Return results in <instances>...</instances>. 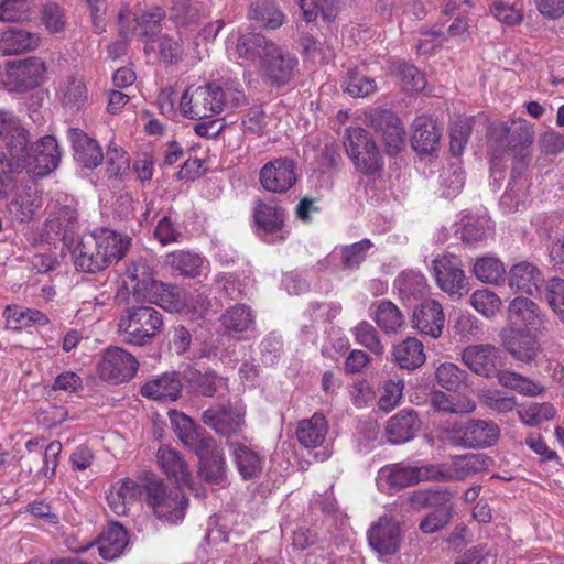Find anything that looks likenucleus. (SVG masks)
Wrapping results in <instances>:
<instances>
[{
    "label": "nucleus",
    "instance_id": "2f4dec72",
    "mask_svg": "<svg viewBox=\"0 0 564 564\" xmlns=\"http://www.w3.org/2000/svg\"><path fill=\"white\" fill-rule=\"evenodd\" d=\"M542 281L541 271L531 262L521 261L509 270L508 285L514 292L533 295L539 291Z\"/></svg>",
    "mask_w": 564,
    "mask_h": 564
},
{
    "label": "nucleus",
    "instance_id": "9b49d317",
    "mask_svg": "<svg viewBox=\"0 0 564 564\" xmlns=\"http://www.w3.org/2000/svg\"><path fill=\"white\" fill-rule=\"evenodd\" d=\"M139 362L133 355L120 347L108 348L98 365L100 378L112 383L130 380L137 372Z\"/></svg>",
    "mask_w": 564,
    "mask_h": 564
},
{
    "label": "nucleus",
    "instance_id": "864d4df0",
    "mask_svg": "<svg viewBox=\"0 0 564 564\" xmlns=\"http://www.w3.org/2000/svg\"><path fill=\"white\" fill-rule=\"evenodd\" d=\"M3 317L8 326L14 329L44 326L50 322L48 317L43 312L33 308H24L19 305H8L3 311Z\"/></svg>",
    "mask_w": 564,
    "mask_h": 564
},
{
    "label": "nucleus",
    "instance_id": "ddd939ff",
    "mask_svg": "<svg viewBox=\"0 0 564 564\" xmlns=\"http://www.w3.org/2000/svg\"><path fill=\"white\" fill-rule=\"evenodd\" d=\"M503 354L490 344L470 345L462 352L464 365L475 375L490 378L502 366Z\"/></svg>",
    "mask_w": 564,
    "mask_h": 564
},
{
    "label": "nucleus",
    "instance_id": "a878e982",
    "mask_svg": "<svg viewBox=\"0 0 564 564\" xmlns=\"http://www.w3.org/2000/svg\"><path fill=\"white\" fill-rule=\"evenodd\" d=\"M203 422L226 436L240 432L245 425V411L238 406L208 409L203 413Z\"/></svg>",
    "mask_w": 564,
    "mask_h": 564
},
{
    "label": "nucleus",
    "instance_id": "a19ab883",
    "mask_svg": "<svg viewBox=\"0 0 564 564\" xmlns=\"http://www.w3.org/2000/svg\"><path fill=\"white\" fill-rule=\"evenodd\" d=\"M392 360L402 369L415 370L426 360L424 346L417 338L408 336L393 345Z\"/></svg>",
    "mask_w": 564,
    "mask_h": 564
},
{
    "label": "nucleus",
    "instance_id": "8fccbe9b",
    "mask_svg": "<svg viewBox=\"0 0 564 564\" xmlns=\"http://www.w3.org/2000/svg\"><path fill=\"white\" fill-rule=\"evenodd\" d=\"M205 259L198 253L178 250L165 257V264L181 275L196 278L203 273Z\"/></svg>",
    "mask_w": 564,
    "mask_h": 564
},
{
    "label": "nucleus",
    "instance_id": "bf43d9fd",
    "mask_svg": "<svg viewBox=\"0 0 564 564\" xmlns=\"http://www.w3.org/2000/svg\"><path fill=\"white\" fill-rule=\"evenodd\" d=\"M341 87L345 93L354 98L367 97L377 89L375 79L356 70L347 72L346 77L341 82Z\"/></svg>",
    "mask_w": 564,
    "mask_h": 564
},
{
    "label": "nucleus",
    "instance_id": "774afa93",
    "mask_svg": "<svg viewBox=\"0 0 564 564\" xmlns=\"http://www.w3.org/2000/svg\"><path fill=\"white\" fill-rule=\"evenodd\" d=\"M545 299L551 310L564 323V279L552 278L545 284Z\"/></svg>",
    "mask_w": 564,
    "mask_h": 564
},
{
    "label": "nucleus",
    "instance_id": "09e8293b",
    "mask_svg": "<svg viewBox=\"0 0 564 564\" xmlns=\"http://www.w3.org/2000/svg\"><path fill=\"white\" fill-rule=\"evenodd\" d=\"M29 131L22 126L20 119L11 111L0 109V141L6 149L13 152L21 150V144Z\"/></svg>",
    "mask_w": 564,
    "mask_h": 564
},
{
    "label": "nucleus",
    "instance_id": "1a4fd4ad",
    "mask_svg": "<svg viewBox=\"0 0 564 564\" xmlns=\"http://www.w3.org/2000/svg\"><path fill=\"white\" fill-rule=\"evenodd\" d=\"M8 195L7 213L12 223H29L42 208V195L33 185L13 182Z\"/></svg>",
    "mask_w": 564,
    "mask_h": 564
},
{
    "label": "nucleus",
    "instance_id": "393cba45",
    "mask_svg": "<svg viewBox=\"0 0 564 564\" xmlns=\"http://www.w3.org/2000/svg\"><path fill=\"white\" fill-rule=\"evenodd\" d=\"M369 545L380 555L394 554L401 543V529L395 520L381 517L368 532Z\"/></svg>",
    "mask_w": 564,
    "mask_h": 564
},
{
    "label": "nucleus",
    "instance_id": "dca6fc26",
    "mask_svg": "<svg viewBox=\"0 0 564 564\" xmlns=\"http://www.w3.org/2000/svg\"><path fill=\"white\" fill-rule=\"evenodd\" d=\"M368 124L381 133L389 154H395L404 145L405 130L400 119L390 110L375 109L367 115Z\"/></svg>",
    "mask_w": 564,
    "mask_h": 564
},
{
    "label": "nucleus",
    "instance_id": "f03ea898",
    "mask_svg": "<svg viewBox=\"0 0 564 564\" xmlns=\"http://www.w3.org/2000/svg\"><path fill=\"white\" fill-rule=\"evenodd\" d=\"M30 134L21 144V150L13 154L11 169L26 172L31 177H44L55 171L59 164L61 152L57 141L52 135L40 138L30 143Z\"/></svg>",
    "mask_w": 564,
    "mask_h": 564
},
{
    "label": "nucleus",
    "instance_id": "4be33fe9",
    "mask_svg": "<svg viewBox=\"0 0 564 564\" xmlns=\"http://www.w3.org/2000/svg\"><path fill=\"white\" fill-rule=\"evenodd\" d=\"M437 285L449 295H460L466 286V276L460 260L453 254H444L433 261Z\"/></svg>",
    "mask_w": 564,
    "mask_h": 564
},
{
    "label": "nucleus",
    "instance_id": "0eeeda50",
    "mask_svg": "<svg viewBox=\"0 0 564 564\" xmlns=\"http://www.w3.org/2000/svg\"><path fill=\"white\" fill-rule=\"evenodd\" d=\"M500 435L498 425L490 421L470 420L465 424H455L448 431V440L462 447L480 448L494 445Z\"/></svg>",
    "mask_w": 564,
    "mask_h": 564
},
{
    "label": "nucleus",
    "instance_id": "c9c22d12",
    "mask_svg": "<svg viewBox=\"0 0 564 564\" xmlns=\"http://www.w3.org/2000/svg\"><path fill=\"white\" fill-rule=\"evenodd\" d=\"M411 143L414 151L422 154L433 153L440 143L441 130L435 122L426 116L417 117L413 122Z\"/></svg>",
    "mask_w": 564,
    "mask_h": 564
},
{
    "label": "nucleus",
    "instance_id": "7ed1b4c3",
    "mask_svg": "<svg viewBox=\"0 0 564 564\" xmlns=\"http://www.w3.org/2000/svg\"><path fill=\"white\" fill-rule=\"evenodd\" d=\"M163 327L162 315L151 306L126 310L118 322V330L123 341L134 346L150 344Z\"/></svg>",
    "mask_w": 564,
    "mask_h": 564
},
{
    "label": "nucleus",
    "instance_id": "c03bdc74",
    "mask_svg": "<svg viewBox=\"0 0 564 564\" xmlns=\"http://www.w3.org/2000/svg\"><path fill=\"white\" fill-rule=\"evenodd\" d=\"M457 232L464 242L477 246L492 236L494 226L486 215H466L463 217Z\"/></svg>",
    "mask_w": 564,
    "mask_h": 564
},
{
    "label": "nucleus",
    "instance_id": "bb28decb",
    "mask_svg": "<svg viewBox=\"0 0 564 564\" xmlns=\"http://www.w3.org/2000/svg\"><path fill=\"white\" fill-rule=\"evenodd\" d=\"M412 322L413 327L421 334L438 338L444 328L445 315L438 302L427 300L413 312Z\"/></svg>",
    "mask_w": 564,
    "mask_h": 564
},
{
    "label": "nucleus",
    "instance_id": "2eb2a0df",
    "mask_svg": "<svg viewBox=\"0 0 564 564\" xmlns=\"http://www.w3.org/2000/svg\"><path fill=\"white\" fill-rule=\"evenodd\" d=\"M253 218L261 239L270 243L285 239L286 235L283 231L284 209L274 200L258 202L253 209Z\"/></svg>",
    "mask_w": 564,
    "mask_h": 564
},
{
    "label": "nucleus",
    "instance_id": "e433bc0d",
    "mask_svg": "<svg viewBox=\"0 0 564 564\" xmlns=\"http://www.w3.org/2000/svg\"><path fill=\"white\" fill-rule=\"evenodd\" d=\"M182 391V382L175 372H166L147 381L141 394L158 401H175Z\"/></svg>",
    "mask_w": 564,
    "mask_h": 564
},
{
    "label": "nucleus",
    "instance_id": "de8ad7c7",
    "mask_svg": "<svg viewBox=\"0 0 564 564\" xmlns=\"http://www.w3.org/2000/svg\"><path fill=\"white\" fill-rule=\"evenodd\" d=\"M128 541L127 530L119 523H112L97 541V550L105 560H115L122 554Z\"/></svg>",
    "mask_w": 564,
    "mask_h": 564
},
{
    "label": "nucleus",
    "instance_id": "473e14b6",
    "mask_svg": "<svg viewBox=\"0 0 564 564\" xmlns=\"http://www.w3.org/2000/svg\"><path fill=\"white\" fill-rule=\"evenodd\" d=\"M467 30V22L462 18L455 19L446 30L436 24L421 32L423 39L420 40L417 50L421 53H427L431 48L440 46L451 39L464 40Z\"/></svg>",
    "mask_w": 564,
    "mask_h": 564
},
{
    "label": "nucleus",
    "instance_id": "39448f33",
    "mask_svg": "<svg viewBox=\"0 0 564 564\" xmlns=\"http://www.w3.org/2000/svg\"><path fill=\"white\" fill-rule=\"evenodd\" d=\"M147 503L154 514L164 522L177 523L184 519L187 499L182 487H167L162 480L150 481L147 487Z\"/></svg>",
    "mask_w": 564,
    "mask_h": 564
},
{
    "label": "nucleus",
    "instance_id": "e2e57ef3",
    "mask_svg": "<svg viewBox=\"0 0 564 564\" xmlns=\"http://www.w3.org/2000/svg\"><path fill=\"white\" fill-rule=\"evenodd\" d=\"M435 378L442 388L457 391L465 383L467 373L453 362H443L436 368Z\"/></svg>",
    "mask_w": 564,
    "mask_h": 564
},
{
    "label": "nucleus",
    "instance_id": "4468645a",
    "mask_svg": "<svg viewBox=\"0 0 564 564\" xmlns=\"http://www.w3.org/2000/svg\"><path fill=\"white\" fill-rule=\"evenodd\" d=\"M274 43L258 33L232 32L227 39V52L230 56L247 63L261 65L263 55H267L269 45Z\"/></svg>",
    "mask_w": 564,
    "mask_h": 564
},
{
    "label": "nucleus",
    "instance_id": "7c9ffc66",
    "mask_svg": "<svg viewBox=\"0 0 564 564\" xmlns=\"http://www.w3.org/2000/svg\"><path fill=\"white\" fill-rule=\"evenodd\" d=\"M123 283L138 301H144L156 281L152 267L147 260L139 259L127 268Z\"/></svg>",
    "mask_w": 564,
    "mask_h": 564
},
{
    "label": "nucleus",
    "instance_id": "6ab92c4d",
    "mask_svg": "<svg viewBox=\"0 0 564 564\" xmlns=\"http://www.w3.org/2000/svg\"><path fill=\"white\" fill-rule=\"evenodd\" d=\"M77 227L76 207L72 204L56 203L51 207L44 230L47 239H61L68 245L73 241Z\"/></svg>",
    "mask_w": 564,
    "mask_h": 564
},
{
    "label": "nucleus",
    "instance_id": "f257e3e1",
    "mask_svg": "<svg viewBox=\"0 0 564 564\" xmlns=\"http://www.w3.org/2000/svg\"><path fill=\"white\" fill-rule=\"evenodd\" d=\"M245 100V93L236 83L191 85L180 98V111L192 120L208 119L238 108Z\"/></svg>",
    "mask_w": 564,
    "mask_h": 564
},
{
    "label": "nucleus",
    "instance_id": "79ce46f5",
    "mask_svg": "<svg viewBox=\"0 0 564 564\" xmlns=\"http://www.w3.org/2000/svg\"><path fill=\"white\" fill-rule=\"evenodd\" d=\"M169 416L175 434L191 451L196 452L206 445L207 442L213 441L212 437L203 436L198 432L194 421L184 413L173 410L169 412Z\"/></svg>",
    "mask_w": 564,
    "mask_h": 564
},
{
    "label": "nucleus",
    "instance_id": "a211bd4d",
    "mask_svg": "<svg viewBox=\"0 0 564 564\" xmlns=\"http://www.w3.org/2000/svg\"><path fill=\"white\" fill-rule=\"evenodd\" d=\"M516 141H519L523 147H529L532 143V134L523 123L513 131L506 122H498L490 128L488 143L492 151V166L496 161H499L509 150L516 147Z\"/></svg>",
    "mask_w": 564,
    "mask_h": 564
},
{
    "label": "nucleus",
    "instance_id": "5701e85b",
    "mask_svg": "<svg viewBox=\"0 0 564 564\" xmlns=\"http://www.w3.org/2000/svg\"><path fill=\"white\" fill-rule=\"evenodd\" d=\"M268 50L260 65L261 72L272 85L282 86L293 77L297 59L275 44L269 45Z\"/></svg>",
    "mask_w": 564,
    "mask_h": 564
},
{
    "label": "nucleus",
    "instance_id": "9d476101",
    "mask_svg": "<svg viewBox=\"0 0 564 564\" xmlns=\"http://www.w3.org/2000/svg\"><path fill=\"white\" fill-rule=\"evenodd\" d=\"M507 319L510 330L536 334L546 329V315L535 302L525 296H517L509 303Z\"/></svg>",
    "mask_w": 564,
    "mask_h": 564
},
{
    "label": "nucleus",
    "instance_id": "3c124183",
    "mask_svg": "<svg viewBox=\"0 0 564 564\" xmlns=\"http://www.w3.org/2000/svg\"><path fill=\"white\" fill-rule=\"evenodd\" d=\"M93 237L89 234L84 235L72 251L74 264L77 270L88 273L105 270L101 263V256L98 254L97 248L88 247Z\"/></svg>",
    "mask_w": 564,
    "mask_h": 564
},
{
    "label": "nucleus",
    "instance_id": "72a5a7b5",
    "mask_svg": "<svg viewBox=\"0 0 564 564\" xmlns=\"http://www.w3.org/2000/svg\"><path fill=\"white\" fill-rule=\"evenodd\" d=\"M144 301L169 312H184L188 305V293L180 286L156 281Z\"/></svg>",
    "mask_w": 564,
    "mask_h": 564
},
{
    "label": "nucleus",
    "instance_id": "423d86ee",
    "mask_svg": "<svg viewBox=\"0 0 564 564\" xmlns=\"http://www.w3.org/2000/svg\"><path fill=\"white\" fill-rule=\"evenodd\" d=\"M376 480L381 492L398 491L421 481H432L430 464L423 466L389 464L379 469Z\"/></svg>",
    "mask_w": 564,
    "mask_h": 564
},
{
    "label": "nucleus",
    "instance_id": "6e6552de",
    "mask_svg": "<svg viewBox=\"0 0 564 564\" xmlns=\"http://www.w3.org/2000/svg\"><path fill=\"white\" fill-rule=\"evenodd\" d=\"M490 458L485 454L453 456L449 462L430 464L432 481L463 480L488 468Z\"/></svg>",
    "mask_w": 564,
    "mask_h": 564
},
{
    "label": "nucleus",
    "instance_id": "4d7b16f0",
    "mask_svg": "<svg viewBox=\"0 0 564 564\" xmlns=\"http://www.w3.org/2000/svg\"><path fill=\"white\" fill-rule=\"evenodd\" d=\"M249 18L270 29H278L284 21L283 13L272 0H254L249 10Z\"/></svg>",
    "mask_w": 564,
    "mask_h": 564
},
{
    "label": "nucleus",
    "instance_id": "13d9d810",
    "mask_svg": "<svg viewBox=\"0 0 564 564\" xmlns=\"http://www.w3.org/2000/svg\"><path fill=\"white\" fill-rule=\"evenodd\" d=\"M253 322L254 315L250 307L241 304L231 306L221 316V324L228 332H245Z\"/></svg>",
    "mask_w": 564,
    "mask_h": 564
},
{
    "label": "nucleus",
    "instance_id": "680f3d73",
    "mask_svg": "<svg viewBox=\"0 0 564 564\" xmlns=\"http://www.w3.org/2000/svg\"><path fill=\"white\" fill-rule=\"evenodd\" d=\"M469 303L479 314L487 318L496 316L502 305L500 297L489 289L476 290L470 295Z\"/></svg>",
    "mask_w": 564,
    "mask_h": 564
},
{
    "label": "nucleus",
    "instance_id": "b1692460",
    "mask_svg": "<svg viewBox=\"0 0 564 564\" xmlns=\"http://www.w3.org/2000/svg\"><path fill=\"white\" fill-rule=\"evenodd\" d=\"M90 248H97L98 254L101 256V263L104 268H108L113 262H118L128 250L130 239L122 237L117 231L110 229H99L91 234Z\"/></svg>",
    "mask_w": 564,
    "mask_h": 564
},
{
    "label": "nucleus",
    "instance_id": "5fc2aeb1",
    "mask_svg": "<svg viewBox=\"0 0 564 564\" xmlns=\"http://www.w3.org/2000/svg\"><path fill=\"white\" fill-rule=\"evenodd\" d=\"M471 272L474 276L485 284H501L506 279V268L497 257L485 256L477 258Z\"/></svg>",
    "mask_w": 564,
    "mask_h": 564
},
{
    "label": "nucleus",
    "instance_id": "052dcab7",
    "mask_svg": "<svg viewBox=\"0 0 564 564\" xmlns=\"http://www.w3.org/2000/svg\"><path fill=\"white\" fill-rule=\"evenodd\" d=\"M555 408L549 402H532L518 410L520 421L528 426H535L550 421L555 416Z\"/></svg>",
    "mask_w": 564,
    "mask_h": 564
},
{
    "label": "nucleus",
    "instance_id": "c756f323",
    "mask_svg": "<svg viewBox=\"0 0 564 564\" xmlns=\"http://www.w3.org/2000/svg\"><path fill=\"white\" fill-rule=\"evenodd\" d=\"M74 150L75 160L87 169L97 167L104 153L97 141L78 128H70L67 133Z\"/></svg>",
    "mask_w": 564,
    "mask_h": 564
},
{
    "label": "nucleus",
    "instance_id": "37998d69",
    "mask_svg": "<svg viewBox=\"0 0 564 564\" xmlns=\"http://www.w3.org/2000/svg\"><path fill=\"white\" fill-rule=\"evenodd\" d=\"M328 433V423L321 413L301 420L296 427V438L305 448H316L324 444Z\"/></svg>",
    "mask_w": 564,
    "mask_h": 564
},
{
    "label": "nucleus",
    "instance_id": "0e129e2a",
    "mask_svg": "<svg viewBox=\"0 0 564 564\" xmlns=\"http://www.w3.org/2000/svg\"><path fill=\"white\" fill-rule=\"evenodd\" d=\"M130 167V159L122 147L111 141L106 153V172L109 177H121Z\"/></svg>",
    "mask_w": 564,
    "mask_h": 564
},
{
    "label": "nucleus",
    "instance_id": "412c9836",
    "mask_svg": "<svg viewBox=\"0 0 564 564\" xmlns=\"http://www.w3.org/2000/svg\"><path fill=\"white\" fill-rule=\"evenodd\" d=\"M47 67L40 57L32 56L9 64L8 78L18 89H32L46 79Z\"/></svg>",
    "mask_w": 564,
    "mask_h": 564
},
{
    "label": "nucleus",
    "instance_id": "338daca9",
    "mask_svg": "<svg viewBox=\"0 0 564 564\" xmlns=\"http://www.w3.org/2000/svg\"><path fill=\"white\" fill-rule=\"evenodd\" d=\"M395 74L400 79L402 89L408 93L421 91L426 85L424 75L411 64L399 63L395 67Z\"/></svg>",
    "mask_w": 564,
    "mask_h": 564
},
{
    "label": "nucleus",
    "instance_id": "ea45409f",
    "mask_svg": "<svg viewBox=\"0 0 564 564\" xmlns=\"http://www.w3.org/2000/svg\"><path fill=\"white\" fill-rule=\"evenodd\" d=\"M40 36L22 29L9 28L0 31V54L14 55L35 50Z\"/></svg>",
    "mask_w": 564,
    "mask_h": 564
},
{
    "label": "nucleus",
    "instance_id": "49530a36",
    "mask_svg": "<svg viewBox=\"0 0 564 564\" xmlns=\"http://www.w3.org/2000/svg\"><path fill=\"white\" fill-rule=\"evenodd\" d=\"M394 289L403 303L412 304L426 294L427 284L422 273L409 270L394 280Z\"/></svg>",
    "mask_w": 564,
    "mask_h": 564
},
{
    "label": "nucleus",
    "instance_id": "20e7f679",
    "mask_svg": "<svg viewBox=\"0 0 564 564\" xmlns=\"http://www.w3.org/2000/svg\"><path fill=\"white\" fill-rule=\"evenodd\" d=\"M344 144L357 171L365 175H376L382 171L383 158L368 131L348 128Z\"/></svg>",
    "mask_w": 564,
    "mask_h": 564
},
{
    "label": "nucleus",
    "instance_id": "c85d7f7f",
    "mask_svg": "<svg viewBox=\"0 0 564 564\" xmlns=\"http://www.w3.org/2000/svg\"><path fill=\"white\" fill-rule=\"evenodd\" d=\"M143 491V487L134 480L130 478L120 479L108 490V506L117 516H124L131 506L141 498Z\"/></svg>",
    "mask_w": 564,
    "mask_h": 564
},
{
    "label": "nucleus",
    "instance_id": "6e6d98bb",
    "mask_svg": "<svg viewBox=\"0 0 564 564\" xmlns=\"http://www.w3.org/2000/svg\"><path fill=\"white\" fill-rule=\"evenodd\" d=\"M431 404L436 411L453 414H467L476 409V402L469 397H454L440 390L432 393Z\"/></svg>",
    "mask_w": 564,
    "mask_h": 564
},
{
    "label": "nucleus",
    "instance_id": "f3484780",
    "mask_svg": "<svg viewBox=\"0 0 564 564\" xmlns=\"http://www.w3.org/2000/svg\"><path fill=\"white\" fill-rule=\"evenodd\" d=\"M199 458L198 476L209 485L225 488L228 484L225 455L213 440L194 452Z\"/></svg>",
    "mask_w": 564,
    "mask_h": 564
},
{
    "label": "nucleus",
    "instance_id": "4c0bfd02",
    "mask_svg": "<svg viewBox=\"0 0 564 564\" xmlns=\"http://www.w3.org/2000/svg\"><path fill=\"white\" fill-rule=\"evenodd\" d=\"M229 448L242 479H254L261 475L264 458L259 453L245 444L236 442H230Z\"/></svg>",
    "mask_w": 564,
    "mask_h": 564
},
{
    "label": "nucleus",
    "instance_id": "58836bf2",
    "mask_svg": "<svg viewBox=\"0 0 564 564\" xmlns=\"http://www.w3.org/2000/svg\"><path fill=\"white\" fill-rule=\"evenodd\" d=\"M419 429L416 413L413 410H402L387 422L386 434L390 443L401 444L412 440Z\"/></svg>",
    "mask_w": 564,
    "mask_h": 564
},
{
    "label": "nucleus",
    "instance_id": "69168bd1",
    "mask_svg": "<svg viewBox=\"0 0 564 564\" xmlns=\"http://www.w3.org/2000/svg\"><path fill=\"white\" fill-rule=\"evenodd\" d=\"M164 17V10L158 7L139 13L134 18L135 25L132 32L139 37L154 35L158 32L160 23Z\"/></svg>",
    "mask_w": 564,
    "mask_h": 564
},
{
    "label": "nucleus",
    "instance_id": "cd10ccee",
    "mask_svg": "<svg viewBox=\"0 0 564 564\" xmlns=\"http://www.w3.org/2000/svg\"><path fill=\"white\" fill-rule=\"evenodd\" d=\"M501 339L506 350L519 362L531 364L538 357L539 343L528 332L505 330Z\"/></svg>",
    "mask_w": 564,
    "mask_h": 564
},
{
    "label": "nucleus",
    "instance_id": "f704fd0d",
    "mask_svg": "<svg viewBox=\"0 0 564 564\" xmlns=\"http://www.w3.org/2000/svg\"><path fill=\"white\" fill-rule=\"evenodd\" d=\"M56 97L66 108L82 109L88 101V89L84 77L79 74H70L61 79L56 88Z\"/></svg>",
    "mask_w": 564,
    "mask_h": 564
},
{
    "label": "nucleus",
    "instance_id": "603ef678",
    "mask_svg": "<svg viewBox=\"0 0 564 564\" xmlns=\"http://www.w3.org/2000/svg\"><path fill=\"white\" fill-rule=\"evenodd\" d=\"M371 316L384 333H397L404 324L399 307L391 301L381 300L372 304Z\"/></svg>",
    "mask_w": 564,
    "mask_h": 564
},
{
    "label": "nucleus",
    "instance_id": "a18cd8bd",
    "mask_svg": "<svg viewBox=\"0 0 564 564\" xmlns=\"http://www.w3.org/2000/svg\"><path fill=\"white\" fill-rule=\"evenodd\" d=\"M158 463L166 476L177 484V487L189 486L191 471L176 451L165 446L160 447Z\"/></svg>",
    "mask_w": 564,
    "mask_h": 564
},
{
    "label": "nucleus",
    "instance_id": "f8f14e48",
    "mask_svg": "<svg viewBox=\"0 0 564 564\" xmlns=\"http://www.w3.org/2000/svg\"><path fill=\"white\" fill-rule=\"evenodd\" d=\"M295 163L289 158H276L267 162L260 170L261 186L271 193L282 194L291 189L296 180Z\"/></svg>",
    "mask_w": 564,
    "mask_h": 564
},
{
    "label": "nucleus",
    "instance_id": "aec40b11",
    "mask_svg": "<svg viewBox=\"0 0 564 564\" xmlns=\"http://www.w3.org/2000/svg\"><path fill=\"white\" fill-rule=\"evenodd\" d=\"M371 247L372 242L369 239H362L356 243L345 246L340 249V252L333 251L329 253L321 262V267L337 276H339L340 271L344 270H358Z\"/></svg>",
    "mask_w": 564,
    "mask_h": 564
}]
</instances>
